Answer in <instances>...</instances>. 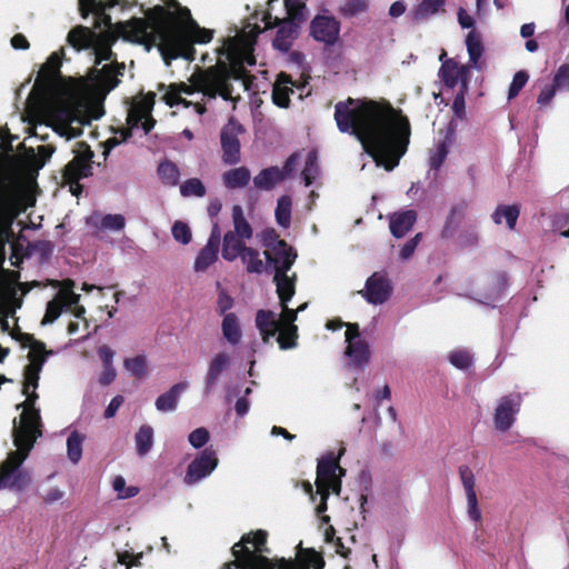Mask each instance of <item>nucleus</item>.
<instances>
[{
    "label": "nucleus",
    "instance_id": "nucleus-1",
    "mask_svg": "<svg viewBox=\"0 0 569 569\" xmlns=\"http://www.w3.org/2000/svg\"><path fill=\"white\" fill-rule=\"evenodd\" d=\"M62 56L63 50L50 54L39 71L44 92L27 101L23 120L30 124L31 136H40V128H51L66 140L79 137L84 123L99 118L100 101L118 84L124 69L111 61L92 69L86 80L63 79L59 77Z\"/></svg>",
    "mask_w": 569,
    "mask_h": 569
},
{
    "label": "nucleus",
    "instance_id": "nucleus-2",
    "mask_svg": "<svg viewBox=\"0 0 569 569\" xmlns=\"http://www.w3.org/2000/svg\"><path fill=\"white\" fill-rule=\"evenodd\" d=\"M284 7L287 19L280 21L270 11L257 12L241 30H234L233 34H228L217 50L216 66L192 73L188 82L170 84L163 94L166 103L169 107L193 104L196 112L202 114L204 107L199 102L188 101L187 97L201 93L208 98L220 96L224 100H234L230 80L242 79L244 68L256 63L252 52L257 36L263 30L278 26L273 47L280 51H288L298 36L297 21L305 20L302 12L305 6L299 0H286Z\"/></svg>",
    "mask_w": 569,
    "mask_h": 569
},
{
    "label": "nucleus",
    "instance_id": "nucleus-3",
    "mask_svg": "<svg viewBox=\"0 0 569 569\" xmlns=\"http://www.w3.org/2000/svg\"><path fill=\"white\" fill-rule=\"evenodd\" d=\"M117 37L144 44L147 49L157 46L164 62L183 58L194 59L193 44H204L212 40L213 31L201 28L192 18L188 8L173 4L169 10L156 8L146 18H136L116 26L114 32L97 37L86 27H76L68 33V43L77 50L93 48L96 64L111 61V44Z\"/></svg>",
    "mask_w": 569,
    "mask_h": 569
},
{
    "label": "nucleus",
    "instance_id": "nucleus-4",
    "mask_svg": "<svg viewBox=\"0 0 569 569\" xmlns=\"http://www.w3.org/2000/svg\"><path fill=\"white\" fill-rule=\"evenodd\" d=\"M335 120L338 129L353 134L376 167L386 171H392L408 150L409 119L386 100L348 98L336 104Z\"/></svg>",
    "mask_w": 569,
    "mask_h": 569
},
{
    "label": "nucleus",
    "instance_id": "nucleus-5",
    "mask_svg": "<svg viewBox=\"0 0 569 569\" xmlns=\"http://www.w3.org/2000/svg\"><path fill=\"white\" fill-rule=\"evenodd\" d=\"M23 346L29 349V363L24 369L22 389L26 401L18 406V408H22L19 422L13 421V442L17 450L10 452L0 465V489L8 488L16 491H22L29 483L28 475L20 468L29 456L34 441L41 436L40 416L33 408V403L37 399L36 389L39 373L47 357L52 353V351L46 350L42 342L31 336L24 338Z\"/></svg>",
    "mask_w": 569,
    "mask_h": 569
},
{
    "label": "nucleus",
    "instance_id": "nucleus-6",
    "mask_svg": "<svg viewBox=\"0 0 569 569\" xmlns=\"http://www.w3.org/2000/svg\"><path fill=\"white\" fill-rule=\"evenodd\" d=\"M267 262L273 269L279 301L289 302L296 293V272H290L297 253L286 241L278 239L274 231H267L262 241Z\"/></svg>",
    "mask_w": 569,
    "mask_h": 569
},
{
    "label": "nucleus",
    "instance_id": "nucleus-7",
    "mask_svg": "<svg viewBox=\"0 0 569 569\" xmlns=\"http://www.w3.org/2000/svg\"><path fill=\"white\" fill-rule=\"evenodd\" d=\"M267 532L257 530L242 537L241 541L232 547L236 560L226 565V569H309V565L298 560H270L254 551H261L266 542Z\"/></svg>",
    "mask_w": 569,
    "mask_h": 569
},
{
    "label": "nucleus",
    "instance_id": "nucleus-8",
    "mask_svg": "<svg viewBox=\"0 0 569 569\" xmlns=\"http://www.w3.org/2000/svg\"><path fill=\"white\" fill-rule=\"evenodd\" d=\"M281 313L270 310H259L256 316V325L264 342L277 336L280 349H292L297 345L298 328L295 325L297 316L307 309L308 303L300 305L296 310L288 308V302L282 303Z\"/></svg>",
    "mask_w": 569,
    "mask_h": 569
},
{
    "label": "nucleus",
    "instance_id": "nucleus-9",
    "mask_svg": "<svg viewBox=\"0 0 569 569\" xmlns=\"http://www.w3.org/2000/svg\"><path fill=\"white\" fill-rule=\"evenodd\" d=\"M154 104V93H147L141 97L133 99L129 111H128V130L121 132V138L117 136L109 138L106 141L107 152L126 141L128 136H131L133 131L141 130L143 134H147L154 126V120L151 117V111Z\"/></svg>",
    "mask_w": 569,
    "mask_h": 569
},
{
    "label": "nucleus",
    "instance_id": "nucleus-10",
    "mask_svg": "<svg viewBox=\"0 0 569 569\" xmlns=\"http://www.w3.org/2000/svg\"><path fill=\"white\" fill-rule=\"evenodd\" d=\"M59 287L56 296L47 303L42 325L54 322L66 308H72V315L78 320H83L86 309L79 306L80 295L73 291L74 281L67 279L61 282H56Z\"/></svg>",
    "mask_w": 569,
    "mask_h": 569
},
{
    "label": "nucleus",
    "instance_id": "nucleus-11",
    "mask_svg": "<svg viewBox=\"0 0 569 569\" xmlns=\"http://www.w3.org/2000/svg\"><path fill=\"white\" fill-rule=\"evenodd\" d=\"M343 473V469L332 457L323 458L318 462L316 478V493L320 496V505L317 507L318 513L327 509L326 500L331 492L336 495L340 493V478Z\"/></svg>",
    "mask_w": 569,
    "mask_h": 569
},
{
    "label": "nucleus",
    "instance_id": "nucleus-12",
    "mask_svg": "<svg viewBox=\"0 0 569 569\" xmlns=\"http://www.w3.org/2000/svg\"><path fill=\"white\" fill-rule=\"evenodd\" d=\"M77 156L70 161L63 172V181L69 184L70 192L79 196L82 191L79 180L91 174L93 153L88 147L81 146Z\"/></svg>",
    "mask_w": 569,
    "mask_h": 569
},
{
    "label": "nucleus",
    "instance_id": "nucleus-13",
    "mask_svg": "<svg viewBox=\"0 0 569 569\" xmlns=\"http://www.w3.org/2000/svg\"><path fill=\"white\" fill-rule=\"evenodd\" d=\"M348 366L353 369L365 368L370 360V348L359 333L358 325H348L345 332Z\"/></svg>",
    "mask_w": 569,
    "mask_h": 569
},
{
    "label": "nucleus",
    "instance_id": "nucleus-14",
    "mask_svg": "<svg viewBox=\"0 0 569 569\" xmlns=\"http://www.w3.org/2000/svg\"><path fill=\"white\" fill-rule=\"evenodd\" d=\"M218 463L219 459L214 450H203L188 466L184 482L188 485H194L201 481L216 470Z\"/></svg>",
    "mask_w": 569,
    "mask_h": 569
},
{
    "label": "nucleus",
    "instance_id": "nucleus-15",
    "mask_svg": "<svg viewBox=\"0 0 569 569\" xmlns=\"http://www.w3.org/2000/svg\"><path fill=\"white\" fill-rule=\"evenodd\" d=\"M470 64L448 59L441 64L438 76L449 89L468 90Z\"/></svg>",
    "mask_w": 569,
    "mask_h": 569
},
{
    "label": "nucleus",
    "instance_id": "nucleus-16",
    "mask_svg": "<svg viewBox=\"0 0 569 569\" xmlns=\"http://www.w3.org/2000/svg\"><path fill=\"white\" fill-rule=\"evenodd\" d=\"M520 396H506L498 400L493 411V423L498 431L506 432L515 423L520 410Z\"/></svg>",
    "mask_w": 569,
    "mask_h": 569
},
{
    "label": "nucleus",
    "instance_id": "nucleus-17",
    "mask_svg": "<svg viewBox=\"0 0 569 569\" xmlns=\"http://www.w3.org/2000/svg\"><path fill=\"white\" fill-rule=\"evenodd\" d=\"M242 127L234 120H230L221 131L222 159L227 164H234L240 160V143L238 136Z\"/></svg>",
    "mask_w": 569,
    "mask_h": 569
},
{
    "label": "nucleus",
    "instance_id": "nucleus-18",
    "mask_svg": "<svg viewBox=\"0 0 569 569\" xmlns=\"http://www.w3.org/2000/svg\"><path fill=\"white\" fill-rule=\"evenodd\" d=\"M310 32L315 40L333 46L339 39L340 23L333 17L317 16L311 22Z\"/></svg>",
    "mask_w": 569,
    "mask_h": 569
},
{
    "label": "nucleus",
    "instance_id": "nucleus-19",
    "mask_svg": "<svg viewBox=\"0 0 569 569\" xmlns=\"http://www.w3.org/2000/svg\"><path fill=\"white\" fill-rule=\"evenodd\" d=\"M298 154L291 156L284 163L282 169L271 167L261 170L254 178L253 183L258 189L270 190L286 177L292 173L297 162Z\"/></svg>",
    "mask_w": 569,
    "mask_h": 569
},
{
    "label": "nucleus",
    "instance_id": "nucleus-20",
    "mask_svg": "<svg viewBox=\"0 0 569 569\" xmlns=\"http://www.w3.org/2000/svg\"><path fill=\"white\" fill-rule=\"evenodd\" d=\"M360 292L369 303L382 305L390 297L391 286L383 276L373 273L367 279L366 287Z\"/></svg>",
    "mask_w": 569,
    "mask_h": 569
},
{
    "label": "nucleus",
    "instance_id": "nucleus-21",
    "mask_svg": "<svg viewBox=\"0 0 569 569\" xmlns=\"http://www.w3.org/2000/svg\"><path fill=\"white\" fill-rule=\"evenodd\" d=\"M218 226H214L212 237L208 241L207 246L199 252L194 260L193 268L197 272H204L210 266H212L216 262L218 258Z\"/></svg>",
    "mask_w": 569,
    "mask_h": 569
},
{
    "label": "nucleus",
    "instance_id": "nucleus-22",
    "mask_svg": "<svg viewBox=\"0 0 569 569\" xmlns=\"http://www.w3.org/2000/svg\"><path fill=\"white\" fill-rule=\"evenodd\" d=\"M305 84H295L291 78L280 73L273 84L272 100L280 108H287L290 102V94L293 93V87L301 90Z\"/></svg>",
    "mask_w": 569,
    "mask_h": 569
},
{
    "label": "nucleus",
    "instance_id": "nucleus-23",
    "mask_svg": "<svg viewBox=\"0 0 569 569\" xmlns=\"http://www.w3.org/2000/svg\"><path fill=\"white\" fill-rule=\"evenodd\" d=\"M417 214L413 210L400 211L389 217V228L393 237L402 238L413 227Z\"/></svg>",
    "mask_w": 569,
    "mask_h": 569
},
{
    "label": "nucleus",
    "instance_id": "nucleus-24",
    "mask_svg": "<svg viewBox=\"0 0 569 569\" xmlns=\"http://www.w3.org/2000/svg\"><path fill=\"white\" fill-rule=\"evenodd\" d=\"M466 48L469 56V64L472 69L482 68L481 58L485 52L481 34L476 30H470L466 36Z\"/></svg>",
    "mask_w": 569,
    "mask_h": 569
},
{
    "label": "nucleus",
    "instance_id": "nucleus-25",
    "mask_svg": "<svg viewBox=\"0 0 569 569\" xmlns=\"http://www.w3.org/2000/svg\"><path fill=\"white\" fill-rule=\"evenodd\" d=\"M88 224L96 231H120L124 228L126 220L121 214L100 216L93 213L88 218Z\"/></svg>",
    "mask_w": 569,
    "mask_h": 569
},
{
    "label": "nucleus",
    "instance_id": "nucleus-26",
    "mask_svg": "<svg viewBox=\"0 0 569 569\" xmlns=\"http://www.w3.org/2000/svg\"><path fill=\"white\" fill-rule=\"evenodd\" d=\"M187 388V382H179L173 385L167 392L157 398L154 403L157 410L161 412L174 411L178 407L180 396Z\"/></svg>",
    "mask_w": 569,
    "mask_h": 569
},
{
    "label": "nucleus",
    "instance_id": "nucleus-27",
    "mask_svg": "<svg viewBox=\"0 0 569 569\" xmlns=\"http://www.w3.org/2000/svg\"><path fill=\"white\" fill-rule=\"evenodd\" d=\"M229 362L230 358L224 352H219L212 357L206 373V387L208 391L216 385L220 375L229 366Z\"/></svg>",
    "mask_w": 569,
    "mask_h": 569
},
{
    "label": "nucleus",
    "instance_id": "nucleus-28",
    "mask_svg": "<svg viewBox=\"0 0 569 569\" xmlns=\"http://www.w3.org/2000/svg\"><path fill=\"white\" fill-rule=\"evenodd\" d=\"M446 11V0H421L413 9L415 20H426Z\"/></svg>",
    "mask_w": 569,
    "mask_h": 569
},
{
    "label": "nucleus",
    "instance_id": "nucleus-29",
    "mask_svg": "<svg viewBox=\"0 0 569 569\" xmlns=\"http://www.w3.org/2000/svg\"><path fill=\"white\" fill-rule=\"evenodd\" d=\"M223 338L232 346L238 345L242 338V331L238 317L234 313H227L221 323Z\"/></svg>",
    "mask_w": 569,
    "mask_h": 569
},
{
    "label": "nucleus",
    "instance_id": "nucleus-30",
    "mask_svg": "<svg viewBox=\"0 0 569 569\" xmlns=\"http://www.w3.org/2000/svg\"><path fill=\"white\" fill-rule=\"evenodd\" d=\"M244 240L246 239H243L239 236H236V233H229V232L226 233L224 238H223V246H222L223 259H226L228 261H233L238 257H240L242 251H244L247 249V247H244V244H243Z\"/></svg>",
    "mask_w": 569,
    "mask_h": 569
},
{
    "label": "nucleus",
    "instance_id": "nucleus-31",
    "mask_svg": "<svg viewBox=\"0 0 569 569\" xmlns=\"http://www.w3.org/2000/svg\"><path fill=\"white\" fill-rule=\"evenodd\" d=\"M223 182L227 188H243L246 187L251 178L250 171L244 167L231 169L223 173Z\"/></svg>",
    "mask_w": 569,
    "mask_h": 569
},
{
    "label": "nucleus",
    "instance_id": "nucleus-32",
    "mask_svg": "<svg viewBox=\"0 0 569 569\" xmlns=\"http://www.w3.org/2000/svg\"><path fill=\"white\" fill-rule=\"evenodd\" d=\"M86 437L72 431L67 439V457L73 465H77L82 458V446Z\"/></svg>",
    "mask_w": 569,
    "mask_h": 569
},
{
    "label": "nucleus",
    "instance_id": "nucleus-33",
    "mask_svg": "<svg viewBox=\"0 0 569 569\" xmlns=\"http://www.w3.org/2000/svg\"><path fill=\"white\" fill-rule=\"evenodd\" d=\"M519 208L517 206H500L492 213L495 223H507L508 228L512 230L519 217Z\"/></svg>",
    "mask_w": 569,
    "mask_h": 569
},
{
    "label": "nucleus",
    "instance_id": "nucleus-34",
    "mask_svg": "<svg viewBox=\"0 0 569 569\" xmlns=\"http://www.w3.org/2000/svg\"><path fill=\"white\" fill-rule=\"evenodd\" d=\"M232 219H233V231H229V233H236L243 239H250L252 236V229L248 221L244 219L243 210L240 206H233L232 208Z\"/></svg>",
    "mask_w": 569,
    "mask_h": 569
},
{
    "label": "nucleus",
    "instance_id": "nucleus-35",
    "mask_svg": "<svg viewBox=\"0 0 569 569\" xmlns=\"http://www.w3.org/2000/svg\"><path fill=\"white\" fill-rule=\"evenodd\" d=\"M137 451L146 456L153 446V429L150 426H141L134 437Z\"/></svg>",
    "mask_w": 569,
    "mask_h": 569
},
{
    "label": "nucleus",
    "instance_id": "nucleus-36",
    "mask_svg": "<svg viewBox=\"0 0 569 569\" xmlns=\"http://www.w3.org/2000/svg\"><path fill=\"white\" fill-rule=\"evenodd\" d=\"M292 201L288 196L278 199L274 216L277 223L282 228H289L291 223Z\"/></svg>",
    "mask_w": 569,
    "mask_h": 569
},
{
    "label": "nucleus",
    "instance_id": "nucleus-37",
    "mask_svg": "<svg viewBox=\"0 0 569 569\" xmlns=\"http://www.w3.org/2000/svg\"><path fill=\"white\" fill-rule=\"evenodd\" d=\"M240 258L248 272L262 273L264 270V263L260 258L259 251L252 248H247L244 251H242Z\"/></svg>",
    "mask_w": 569,
    "mask_h": 569
},
{
    "label": "nucleus",
    "instance_id": "nucleus-38",
    "mask_svg": "<svg viewBox=\"0 0 569 569\" xmlns=\"http://www.w3.org/2000/svg\"><path fill=\"white\" fill-rule=\"evenodd\" d=\"M123 367L131 376L144 378L148 373V359L143 355L127 358L123 361Z\"/></svg>",
    "mask_w": 569,
    "mask_h": 569
},
{
    "label": "nucleus",
    "instance_id": "nucleus-39",
    "mask_svg": "<svg viewBox=\"0 0 569 569\" xmlns=\"http://www.w3.org/2000/svg\"><path fill=\"white\" fill-rule=\"evenodd\" d=\"M112 488L119 499H129L139 493V488L136 486H127L126 479L122 476H116L112 480Z\"/></svg>",
    "mask_w": 569,
    "mask_h": 569
},
{
    "label": "nucleus",
    "instance_id": "nucleus-40",
    "mask_svg": "<svg viewBox=\"0 0 569 569\" xmlns=\"http://www.w3.org/2000/svg\"><path fill=\"white\" fill-rule=\"evenodd\" d=\"M158 173L163 183L176 186L180 178L179 169L171 162H163L158 168Z\"/></svg>",
    "mask_w": 569,
    "mask_h": 569
},
{
    "label": "nucleus",
    "instance_id": "nucleus-41",
    "mask_svg": "<svg viewBox=\"0 0 569 569\" xmlns=\"http://www.w3.org/2000/svg\"><path fill=\"white\" fill-rule=\"evenodd\" d=\"M79 3L83 14L89 12L101 14L104 9L113 7L116 0H79Z\"/></svg>",
    "mask_w": 569,
    "mask_h": 569
},
{
    "label": "nucleus",
    "instance_id": "nucleus-42",
    "mask_svg": "<svg viewBox=\"0 0 569 569\" xmlns=\"http://www.w3.org/2000/svg\"><path fill=\"white\" fill-rule=\"evenodd\" d=\"M368 9V0H345L340 6V12L351 18L365 12Z\"/></svg>",
    "mask_w": 569,
    "mask_h": 569
},
{
    "label": "nucleus",
    "instance_id": "nucleus-43",
    "mask_svg": "<svg viewBox=\"0 0 569 569\" xmlns=\"http://www.w3.org/2000/svg\"><path fill=\"white\" fill-rule=\"evenodd\" d=\"M317 156L310 151L306 158L305 168L302 170V178L306 186H310L318 174Z\"/></svg>",
    "mask_w": 569,
    "mask_h": 569
},
{
    "label": "nucleus",
    "instance_id": "nucleus-44",
    "mask_svg": "<svg viewBox=\"0 0 569 569\" xmlns=\"http://www.w3.org/2000/svg\"><path fill=\"white\" fill-rule=\"evenodd\" d=\"M180 192L183 197H202L206 193V188L199 179L192 178L180 186Z\"/></svg>",
    "mask_w": 569,
    "mask_h": 569
},
{
    "label": "nucleus",
    "instance_id": "nucleus-45",
    "mask_svg": "<svg viewBox=\"0 0 569 569\" xmlns=\"http://www.w3.org/2000/svg\"><path fill=\"white\" fill-rule=\"evenodd\" d=\"M171 233L173 239L181 244H188L191 241V230L189 226L182 221H176L173 223Z\"/></svg>",
    "mask_w": 569,
    "mask_h": 569
},
{
    "label": "nucleus",
    "instance_id": "nucleus-46",
    "mask_svg": "<svg viewBox=\"0 0 569 569\" xmlns=\"http://www.w3.org/2000/svg\"><path fill=\"white\" fill-rule=\"evenodd\" d=\"M460 480L467 495H475L476 492V478L473 472L468 467H461L459 469Z\"/></svg>",
    "mask_w": 569,
    "mask_h": 569
},
{
    "label": "nucleus",
    "instance_id": "nucleus-47",
    "mask_svg": "<svg viewBox=\"0 0 569 569\" xmlns=\"http://www.w3.org/2000/svg\"><path fill=\"white\" fill-rule=\"evenodd\" d=\"M209 439V431L202 427L194 429L188 437L190 446L194 449L202 448Z\"/></svg>",
    "mask_w": 569,
    "mask_h": 569
},
{
    "label": "nucleus",
    "instance_id": "nucleus-48",
    "mask_svg": "<svg viewBox=\"0 0 569 569\" xmlns=\"http://www.w3.org/2000/svg\"><path fill=\"white\" fill-rule=\"evenodd\" d=\"M448 156V148L445 142L439 143L432 151L429 158L430 167L432 169H439L445 159Z\"/></svg>",
    "mask_w": 569,
    "mask_h": 569
},
{
    "label": "nucleus",
    "instance_id": "nucleus-49",
    "mask_svg": "<svg viewBox=\"0 0 569 569\" xmlns=\"http://www.w3.org/2000/svg\"><path fill=\"white\" fill-rule=\"evenodd\" d=\"M528 81V74L525 71H518L512 79V82L509 87L508 99H513L520 90L525 87Z\"/></svg>",
    "mask_w": 569,
    "mask_h": 569
},
{
    "label": "nucleus",
    "instance_id": "nucleus-50",
    "mask_svg": "<svg viewBox=\"0 0 569 569\" xmlns=\"http://www.w3.org/2000/svg\"><path fill=\"white\" fill-rule=\"evenodd\" d=\"M553 86L558 90H569V64H562L553 78Z\"/></svg>",
    "mask_w": 569,
    "mask_h": 569
},
{
    "label": "nucleus",
    "instance_id": "nucleus-51",
    "mask_svg": "<svg viewBox=\"0 0 569 569\" xmlns=\"http://www.w3.org/2000/svg\"><path fill=\"white\" fill-rule=\"evenodd\" d=\"M466 498H467V513H468V517L472 521H475V522H480L481 519H482V516H481V511H480L479 506H478L477 493H475V495H467Z\"/></svg>",
    "mask_w": 569,
    "mask_h": 569
},
{
    "label": "nucleus",
    "instance_id": "nucleus-52",
    "mask_svg": "<svg viewBox=\"0 0 569 569\" xmlns=\"http://www.w3.org/2000/svg\"><path fill=\"white\" fill-rule=\"evenodd\" d=\"M467 92L468 90H458V93L452 101V112L456 118L463 119L466 117L465 97Z\"/></svg>",
    "mask_w": 569,
    "mask_h": 569
},
{
    "label": "nucleus",
    "instance_id": "nucleus-53",
    "mask_svg": "<svg viewBox=\"0 0 569 569\" xmlns=\"http://www.w3.org/2000/svg\"><path fill=\"white\" fill-rule=\"evenodd\" d=\"M117 557H118V562L120 565H123L127 567V569H130L133 566L140 565V560L143 557V553L139 552V553L132 555L129 551H123V552H118Z\"/></svg>",
    "mask_w": 569,
    "mask_h": 569
},
{
    "label": "nucleus",
    "instance_id": "nucleus-54",
    "mask_svg": "<svg viewBox=\"0 0 569 569\" xmlns=\"http://www.w3.org/2000/svg\"><path fill=\"white\" fill-rule=\"evenodd\" d=\"M450 362L458 369H467L471 362V356L466 351H456L450 356Z\"/></svg>",
    "mask_w": 569,
    "mask_h": 569
},
{
    "label": "nucleus",
    "instance_id": "nucleus-55",
    "mask_svg": "<svg viewBox=\"0 0 569 569\" xmlns=\"http://www.w3.org/2000/svg\"><path fill=\"white\" fill-rule=\"evenodd\" d=\"M457 19H458V23L459 26L462 28V29H471V30H475V24H476V21L473 19V17L468 13V11L460 7L457 11Z\"/></svg>",
    "mask_w": 569,
    "mask_h": 569
},
{
    "label": "nucleus",
    "instance_id": "nucleus-56",
    "mask_svg": "<svg viewBox=\"0 0 569 569\" xmlns=\"http://www.w3.org/2000/svg\"><path fill=\"white\" fill-rule=\"evenodd\" d=\"M98 355L102 361L103 367L113 366V359H114L116 352L111 347H109L107 345L100 346L98 348Z\"/></svg>",
    "mask_w": 569,
    "mask_h": 569
},
{
    "label": "nucleus",
    "instance_id": "nucleus-57",
    "mask_svg": "<svg viewBox=\"0 0 569 569\" xmlns=\"http://www.w3.org/2000/svg\"><path fill=\"white\" fill-rule=\"evenodd\" d=\"M420 236H421L420 233H417L412 239H410L402 246V248L400 250V257L403 260H407L412 256V253L415 252V250L418 246Z\"/></svg>",
    "mask_w": 569,
    "mask_h": 569
},
{
    "label": "nucleus",
    "instance_id": "nucleus-58",
    "mask_svg": "<svg viewBox=\"0 0 569 569\" xmlns=\"http://www.w3.org/2000/svg\"><path fill=\"white\" fill-rule=\"evenodd\" d=\"M64 497V491L58 487L50 488L42 497L43 501L48 505L60 501Z\"/></svg>",
    "mask_w": 569,
    "mask_h": 569
},
{
    "label": "nucleus",
    "instance_id": "nucleus-59",
    "mask_svg": "<svg viewBox=\"0 0 569 569\" xmlns=\"http://www.w3.org/2000/svg\"><path fill=\"white\" fill-rule=\"evenodd\" d=\"M116 376L117 371L114 366L103 367L99 377V382L103 386H108L116 379Z\"/></svg>",
    "mask_w": 569,
    "mask_h": 569
},
{
    "label": "nucleus",
    "instance_id": "nucleus-60",
    "mask_svg": "<svg viewBox=\"0 0 569 569\" xmlns=\"http://www.w3.org/2000/svg\"><path fill=\"white\" fill-rule=\"evenodd\" d=\"M557 90L558 89L553 84L548 88H543L539 93L537 102L541 106L548 104L553 99Z\"/></svg>",
    "mask_w": 569,
    "mask_h": 569
},
{
    "label": "nucleus",
    "instance_id": "nucleus-61",
    "mask_svg": "<svg viewBox=\"0 0 569 569\" xmlns=\"http://www.w3.org/2000/svg\"><path fill=\"white\" fill-rule=\"evenodd\" d=\"M233 306L232 298L227 295L224 291H221L218 297V309L221 313L227 312Z\"/></svg>",
    "mask_w": 569,
    "mask_h": 569
},
{
    "label": "nucleus",
    "instance_id": "nucleus-62",
    "mask_svg": "<svg viewBox=\"0 0 569 569\" xmlns=\"http://www.w3.org/2000/svg\"><path fill=\"white\" fill-rule=\"evenodd\" d=\"M122 402L123 398L121 396L113 397L104 411V417L107 419L112 418L120 408V406L122 405Z\"/></svg>",
    "mask_w": 569,
    "mask_h": 569
},
{
    "label": "nucleus",
    "instance_id": "nucleus-63",
    "mask_svg": "<svg viewBox=\"0 0 569 569\" xmlns=\"http://www.w3.org/2000/svg\"><path fill=\"white\" fill-rule=\"evenodd\" d=\"M406 11V4L402 1L393 2L389 8V14L393 18L402 16Z\"/></svg>",
    "mask_w": 569,
    "mask_h": 569
},
{
    "label": "nucleus",
    "instance_id": "nucleus-64",
    "mask_svg": "<svg viewBox=\"0 0 569 569\" xmlns=\"http://www.w3.org/2000/svg\"><path fill=\"white\" fill-rule=\"evenodd\" d=\"M249 402L244 398H240L236 402V412L238 416L243 417L249 411Z\"/></svg>",
    "mask_w": 569,
    "mask_h": 569
}]
</instances>
